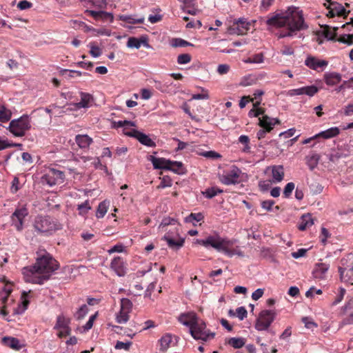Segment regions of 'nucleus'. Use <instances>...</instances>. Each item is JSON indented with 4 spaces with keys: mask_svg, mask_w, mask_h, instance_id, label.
<instances>
[{
    "mask_svg": "<svg viewBox=\"0 0 353 353\" xmlns=\"http://www.w3.org/2000/svg\"><path fill=\"white\" fill-rule=\"evenodd\" d=\"M339 42L346 43L349 46L353 44V34H343L337 39Z\"/></svg>",
    "mask_w": 353,
    "mask_h": 353,
    "instance_id": "bf43d9fd",
    "label": "nucleus"
},
{
    "mask_svg": "<svg viewBox=\"0 0 353 353\" xmlns=\"http://www.w3.org/2000/svg\"><path fill=\"white\" fill-rule=\"evenodd\" d=\"M164 239L166 241L168 246L172 248L179 249L181 248L184 243V239H179L178 240H175L169 235H165Z\"/></svg>",
    "mask_w": 353,
    "mask_h": 353,
    "instance_id": "2f4dec72",
    "label": "nucleus"
},
{
    "mask_svg": "<svg viewBox=\"0 0 353 353\" xmlns=\"http://www.w3.org/2000/svg\"><path fill=\"white\" fill-rule=\"evenodd\" d=\"M330 268V265L324 263H319L315 265L312 274L315 279H323Z\"/></svg>",
    "mask_w": 353,
    "mask_h": 353,
    "instance_id": "a211bd4d",
    "label": "nucleus"
},
{
    "mask_svg": "<svg viewBox=\"0 0 353 353\" xmlns=\"http://www.w3.org/2000/svg\"><path fill=\"white\" fill-rule=\"evenodd\" d=\"M128 312L120 309L119 314L117 315L116 321L118 323H125L129 320Z\"/></svg>",
    "mask_w": 353,
    "mask_h": 353,
    "instance_id": "49530a36",
    "label": "nucleus"
},
{
    "mask_svg": "<svg viewBox=\"0 0 353 353\" xmlns=\"http://www.w3.org/2000/svg\"><path fill=\"white\" fill-rule=\"evenodd\" d=\"M280 121L278 119L271 118L268 115H263L262 117L259 119V125L266 131L270 132L274 126L279 124Z\"/></svg>",
    "mask_w": 353,
    "mask_h": 353,
    "instance_id": "f3484780",
    "label": "nucleus"
},
{
    "mask_svg": "<svg viewBox=\"0 0 353 353\" xmlns=\"http://www.w3.org/2000/svg\"><path fill=\"white\" fill-rule=\"evenodd\" d=\"M32 3L26 0L20 1L17 4V8L21 10H27L32 8Z\"/></svg>",
    "mask_w": 353,
    "mask_h": 353,
    "instance_id": "774afa93",
    "label": "nucleus"
},
{
    "mask_svg": "<svg viewBox=\"0 0 353 353\" xmlns=\"http://www.w3.org/2000/svg\"><path fill=\"white\" fill-rule=\"evenodd\" d=\"M142 43L148 44L145 40L139 39L136 37H130L127 42V46L128 48H135L139 49Z\"/></svg>",
    "mask_w": 353,
    "mask_h": 353,
    "instance_id": "a19ab883",
    "label": "nucleus"
},
{
    "mask_svg": "<svg viewBox=\"0 0 353 353\" xmlns=\"http://www.w3.org/2000/svg\"><path fill=\"white\" fill-rule=\"evenodd\" d=\"M341 74L335 72H326L323 75L325 83L330 86L338 84L341 81Z\"/></svg>",
    "mask_w": 353,
    "mask_h": 353,
    "instance_id": "412c9836",
    "label": "nucleus"
},
{
    "mask_svg": "<svg viewBox=\"0 0 353 353\" xmlns=\"http://www.w3.org/2000/svg\"><path fill=\"white\" fill-rule=\"evenodd\" d=\"M132 307V303L128 299L123 298L121 300V310L130 312Z\"/></svg>",
    "mask_w": 353,
    "mask_h": 353,
    "instance_id": "6e6d98bb",
    "label": "nucleus"
},
{
    "mask_svg": "<svg viewBox=\"0 0 353 353\" xmlns=\"http://www.w3.org/2000/svg\"><path fill=\"white\" fill-rule=\"evenodd\" d=\"M264 61V55L263 53H258L253 54L252 56L248 57L247 59L244 61L245 63H261Z\"/></svg>",
    "mask_w": 353,
    "mask_h": 353,
    "instance_id": "37998d69",
    "label": "nucleus"
},
{
    "mask_svg": "<svg viewBox=\"0 0 353 353\" xmlns=\"http://www.w3.org/2000/svg\"><path fill=\"white\" fill-rule=\"evenodd\" d=\"M12 112L10 110L6 108L4 105H0V121L7 122L10 120L12 117Z\"/></svg>",
    "mask_w": 353,
    "mask_h": 353,
    "instance_id": "72a5a7b5",
    "label": "nucleus"
},
{
    "mask_svg": "<svg viewBox=\"0 0 353 353\" xmlns=\"http://www.w3.org/2000/svg\"><path fill=\"white\" fill-rule=\"evenodd\" d=\"M119 19L122 21L131 24L143 23L145 20L143 17L136 19L132 15L127 14L120 15Z\"/></svg>",
    "mask_w": 353,
    "mask_h": 353,
    "instance_id": "473e14b6",
    "label": "nucleus"
},
{
    "mask_svg": "<svg viewBox=\"0 0 353 353\" xmlns=\"http://www.w3.org/2000/svg\"><path fill=\"white\" fill-rule=\"evenodd\" d=\"M236 241L227 238H222L219 234L210 235L205 239H196L194 243L201 245L205 248L211 246L219 252H222L227 256L232 257L234 255L243 256V253L235 245Z\"/></svg>",
    "mask_w": 353,
    "mask_h": 353,
    "instance_id": "7ed1b4c3",
    "label": "nucleus"
},
{
    "mask_svg": "<svg viewBox=\"0 0 353 353\" xmlns=\"http://www.w3.org/2000/svg\"><path fill=\"white\" fill-rule=\"evenodd\" d=\"M108 204L109 203L106 202V201H103L99 204L96 212V216L97 218H103L105 216L108 211Z\"/></svg>",
    "mask_w": 353,
    "mask_h": 353,
    "instance_id": "ea45409f",
    "label": "nucleus"
},
{
    "mask_svg": "<svg viewBox=\"0 0 353 353\" xmlns=\"http://www.w3.org/2000/svg\"><path fill=\"white\" fill-rule=\"evenodd\" d=\"M301 95L306 94L310 97L314 96L319 91L318 88L315 85L302 87V88H301Z\"/></svg>",
    "mask_w": 353,
    "mask_h": 353,
    "instance_id": "a18cd8bd",
    "label": "nucleus"
},
{
    "mask_svg": "<svg viewBox=\"0 0 353 353\" xmlns=\"http://www.w3.org/2000/svg\"><path fill=\"white\" fill-rule=\"evenodd\" d=\"M149 159L155 169L168 170V168H169L170 160L164 158H157L154 156H150Z\"/></svg>",
    "mask_w": 353,
    "mask_h": 353,
    "instance_id": "4be33fe9",
    "label": "nucleus"
},
{
    "mask_svg": "<svg viewBox=\"0 0 353 353\" xmlns=\"http://www.w3.org/2000/svg\"><path fill=\"white\" fill-rule=\"evenodd\" d=\"M85 12L88 13L90 16L92 17L96 20H108L112 19V15L110 13L104 11H94L87 10Z\"/></svg>",
    "mask_w": 353,
    "mask_h": 353,
    "instance_id": "cd10ccee",
    "label": "nucleus"
},
{
    "mask_svg": "<svg viewBox=\"0 0 353 353\" xmlns=\"http://www.w3.org/2000/svg\"><path fill=\"white\" fill-rule=\"evenodd\" d=\"M265 23L267 30L269 31L286 28L278 34L279 38L292 37L296 34V32L307 28L304 21L303 12L298 8H289L285 12L274 13L268 17Z\"/></svg>",
    "mask_w": 353,
    "mask_h": 353,
    "instance_id": "f257e3e1",
    "label": "nucleus"
},
{
    "mask_svg": "<svg viewBox=\"0 0 353 353\" xmlns=\"http://www.w3.org/2000/svg\"><path fill=\"white\" fill-rule=\"evenodd\" d=\"M80 96L81 100L79 103H77V107L79 108L88 107L90 101L92 99V95L88 93L81 92L80 93Z\"/></svg>",
    "mask_w": 353,
    "mask_h": 353,
    "instance_id": "7c9ffc66",
    "label": "nucleus"
},
{
    "mask_svg": "<svg viewBox=\"0 0 353 353\" xmlns=\"http://www.w3.org/2000/svg\"><path fill=\"white\" fill-rule=\"evenodd\" d=\"M314 224V221L310 214H305L301 216L298 228L301 230H305Z\"/></svg>",
    "mask_w": 353,
    "mask_h": 353,
    "instance_id": "393cba45",
    "label": "nucleus"
},
{
    "mask_svg": "<svg viewBox=\"0 0 353 353\" xmlns=\"http://www.w3.org/2000/svg\"><path fill=\"white\" fill-rule=\"evenodd\" d=\"M241 170L236 165H232L219 174L220 182L225 185H236L241 182Z\"/></svg>",
    "mask_w": 353,
    "mask_h": 353,
    "instance_id": "0eeeda50",
    "label": "nucleus"
},
{
    "mask_svg": "<svg viewBox=\"0 0 353 353\" xmlns=\"http://www.w3.org/2000/svg\"><path fill=\"white\" fill-rule=\"evenodd\" d=\"M125 134L137 139L141 144L148 147H155L156 143L152 141L148 135L139 132L137 130L132 129L130 131L125 132Z\"/></svg>",
    "mask_w": 353,
    "mask_h": 353,
    "instance_id": "ddd939ff",
    "label": "nucleus"
},
{
    "mask_svg": "<svg viewBox=\"0 0 353 353\" xmlns=\"http://www.w3.org/2000/svg\"><path fill=\"white\" fill-rule=\"evenodd\" d=\"M340 130L337 127L330 128L325 131L321 132L320 133L314 135V137L318 138H323V139H330L334 137H336L339 134Z\"/></svg>",
    "mask_w": 353,
    "mask_h": 353,
    "instance_id": "bb28decb",
    "label": "nucleus"
},
{
    "mask_svg": "<svg viewBox=\"0 0 353 353\" xmlns=\"http://www.w3.org/2000/svg\"><path fill=\"white\" fill-rule=\"evenodd\" d=\"M30 291L26 292L23 291L21 293V299H22V305L23 307V310H26L28 307V305H29V299L30 297Z\"/></svg>",
    "mask_w": 353,
    "mask_h": 353,
    "instance_id": "680f3d73",
    "label": "nucleus"
},
{
    "mask_svg": "<svg viewBox=\"0 0 353 353\" xmlns=\"http://www.w3.org/2000/svg\"><path fill=\"white\" fill-rule=\"evenodd\" d=\"M91 209V206L89 201L87 200L81 204L78 205L77 210L80 215H85L88 211Z\"/></svg>",
    "mask_w": 353,
    "mask_h": 353,
    "instance_id": "603ef678",
    "label": "nucleus"
},
{
    "mask_svg": "<svg viewBox=\"0 0 353 353\" xmlns=\"http://www.w3.org/2000/svg\"><path fill=\"white\" fill-rule=\"evenodd\" d=\"M349 310H353V297L347 296V303L341 307V314H346Z\"/></svg>",
    "mask_w": 353,
    "mask_h": 353,
    "instance_id": "5fc2aeb1",
    "label": "nucleus"
},
{
    "mask_svg": "<svg viewBox=\"0 0 353 353\" xmlns=\"http://www.w3.org/2000/svg\"><path fill=\"white\" fill-rule=\"evenodd\" d=\"M239 141L244 145V147L242 148L241 151L243 153H250L251 148L250 146V139L247 135H241L239 137Z\"/></svg>",
    "mask_w": 353,
    "mask_h": 353,
    "instance_id": "58836bf2",
    "label": "nucleus"
},
{
    "mask_svg": "<svg viewBox=\"0 0 353 353\" xmlns=\"http://www.w3.org/2000/svg\"><path fill=\"white\" fill-rule=\"evenodd\" d=\"M199 89L201 90V93L193 94L192 96V99H195V100L208 99L210 98L208 90L202 87H200Z\"/></svg>",
    "mask_w": 353,
    "mask_h": 353,
    "instance_id": "8fccbe9b",
    "label": "nucleus"
},
{
    "mask_svg": "<svg viewBox=\"0 0 353 353\" xmlns=\"http://www.w3.org/2000/svg\"><path fill=\"white\" fill-rule=\"evenodd\" d=\"M324 6L328 10L327 16L330 18L338 16L343 17L344 19H346L350 12V10L347 11L341 4L331 0H327V3H324Z\"/></svg>",
    "mask_w": 353,
    "mask_h": 353,
    "instance_id": "9d476101",
    "label": "nucleus"
},
{
    "mask_svg": "<svg viewBox=\"0 0 353 353\" xmlns=\"http://www.w3.org/2000/svg\"><path fill=\"white\" fill-rule=\"evenodd\" d=\"M320 157L317 154H313L307 157V163L311 170H313L318 164Z\"/></svg>",
    "mask_w": 353,
    "mask_h": 353,
    "instance_id": "3c124183",
    "label": "nucleus"
},
{
    "mask_svg": "<svg viewBox=\"0 0 353 353\" xmlns=\"http://www.w3.org/2000/svg\"><path fill=\"white\" fill-rule=\"evenodd\" d=\"M276 313L272 310H262L255 324V328L259 331L266 330L274 321Z\"/></svg>",
    "mask_w": 353,
    "mask_h": 353,
    "instance_id": "6e6552de",
    "label": "nucleus"
},
{
    "mask_svg": "<svg viewBox=\"0 0 353 353\" xmlns=\"http://www.w3.org/2000/svg\"><path fill=\"white\" fill-rule=\"evenodd\" d=\"M264 94V92L261 90H257L254 92V99L256 100V101L254 103V107H257V106H259V105L261 104V97H262V95Z\"/></svg>",
    "mask_w": 353,
    "mask_h": 353,
    "instance_id": "0e129e2a",
    "label": "nucleus"
},
{
    "mask_svg": "<svg viewBox=\"0 0 353 353\" xmlns=\"http://www.w3.org/2000/svg\"><path fill=\"white\" fill-rule=\"evenodd\" d=\"M199 317L194 312L183 313L178 318L179 321L184 325L189 327L190 330L199 320Z\"/></svg>",
    "mask_w": 353,
    "mask_h": 353,
    "instance_id": "dca6fc26",
    "label": "nucleus"
},
{
    "mask_svg": "<svg viewBox=\"0 0 353 353\" xmlns=\"http://www.w3.org/2000/svg\"><path fill=\"white\" fill-rule=\"evenodd\" d=\"M183 3L181 9L191 15H196L201 12V10L198 8L196 0H179Z\"/></svg>",
    "mask_w": 353,
    "mask_h": 353,
    "instance_id": "2eb2a0df",
    "label": "nucleus"
},
{
    "mask_svg": "<svg viewBox=\"0 0 353 353\" xmlns=\"http://www.w3.org/2000/svg\"><path fill=\"white\" fill-rule=\"evenodd\" d=\"M228 343L235 349L242 347L245 345V340L242 338H230Z\"/></svg>",
    "mask_w": 353,
    "mask_h": 353,
    "instance_id": "c03bdc74",
    "label": "nucleus"
},
{
    "mask_svg": "<svg viewBox=\"0 0 353 353\" xmlns=\"http://www.w3.org/2000/svg\"><path fill=\"white\" fill-rule=\"evenodd\" d=\"M168 170H171L176 174H181L183 173V163L179 161H173L170 160V164L168 165Z\"/></svg>",
    "mask_w": 353,
    "mask_h": 353,
    "instance_id": "c9c22d12",
    "label": "nucleus"
},
{
    "mask_svg": "<svg viewBox=\"0 0 353 353\" xmlns=\"http://www.w3.org/2000/svg\"><path fill=\"white\" fill-rule=\"evenodd\" d=\"M192 57L190 54H181L177 57V63L180 65L186 64L191 61Z\"/></svg>",
    "mask_w": 353,
    "mask_h": 353,
    "instance_id": "13d9d810",
    "label": "nucleus"
},
{
    "mask_svg": "<svg viewBox=\"0 0 353 353\" xmlns=\"http://www.w3.org/2000/svg\"><path fill=\"white\" fill-rule=\"evenodd\" d=\"M190 333L195 340H201L202 341H210L214 339L215 336V333L208 330L205 323L200 319L190 330Z\"/></svg>",
    "mask_w": 353,
    "mask_h": 353,
    "instance_id": "423d86ee",
    "label": "nucleus"
},
{
    "mask_svg": "<svg viewBox=\"0 0 353 353\" xmlns=\"http://www.w3.org/2000/svg\"><path fill=\"white\" fill-rule=\"evenodd\" d=\"M223 192V190L217 187H212L206 189L204 192H203V194L205 198L212 199L216 196L218 194H221Z\"/></svg>",
    "mask_w": 353,
    "mask_h": 353,
    "instance_id": "4c0bfd02",
    "label": "nucleus"
},
{
    "mask_svg": "<svg viewBox=\"0 0 353 353\" xmlns=\"http://www.w3.org/2000/svg\"><path fill=\"white\" fill-rule=\"evenodd\" d=\"M345 292H346L345 289H344L343 288H340L339 292L336 295L334 301H333L332 305H336L338 303H339L343 299Z\"/></svg>",
    "mask_w": 353,
    "mask_h": 353,
    "instance_id": "69168bd1",
    "label": "nucleus"
},
{
    "mask_svg": "<svg viewBox=\"0 0 353 353\" xmlns=\"http://www.w3.org/2000/svg\"><path fill=\"white\" fill-rule=\"evenodd\" d=\"M326 156L332 163L338 162L340 159L344 157L343 152L339 150H332Z\"/></svg>",
    "mask_w": 353,
    "mask_h": 353,
    "instance_id": "f704fd0d",
    "label": "nucleus"
},
{
    "mask_svg": "<svg viewBox=\"0 0 353 353\" xmlns=\"http://www.w3.org/2000/svg\"><path fill=\"white\" fill-rule=\"evenodd\" d=\"M342 320L340 323L341 327L353 324V310H349L346 314H341Z\"/></svg>",
    "mask_w": 353,
    "mask_h": 353,
    "instance_id": "79ce46f5",
    "label": "nucleus"
},
{
    "mask_svg": "<svg viewBox=\"0 0 353 353\" xmlns=\"http://www.w3.org/2000/svg\"><path fill=\"white\" fill-rule=\"evenodd\" d=\"M153 81L155 88L162 92H167L169 85L172 84V82L168 81L165 83L157 80H154Z\"/></svg>",
    "mask_w": 353,
    "mask_h": 353,
    "instance_id": "09e8293b",
    "label": "nucleus"
},
{
    "mask_svg": "<svg viewBox=\"0 0 353 353\" xmlns=\"http://www.w3.org/2000/svg\"><path fill=\"white\" fill-rule=\"evenodd\" d=\"M65 174L62 171L50 168L41 177L43 183H46L50 186L54 185L58 183H62L64 181Z\"/></svg>",
    "mask_w": 353,
    "mask_h": 353,
    "instance_id": "1a4fd4ad",
    "label": "nucleus"
},
{
    "mask_svg": "<svg viewBox=\"0 0 353 353\" xmlns=\"http://www.w3.org/2000/svg\"><path fill=\"white\" fill-rule=\"evenodd\" d=\"M28 215V210L26 206L17 208L11 215L12 225L19 232L23 228L25 218Z\"/></svg>",
    "mask_w": 353,
    "mask_h": 353,
    "instance_id": "f8f14e48",
    "label": "nucleus"
},
{
    "mask_svg": "<svg viewBox=\"0 0 353 353\" xmlns=\"http://www.w3.org/2000/svg\"><path fill=\"white\" fill-rule=\"evenodd\" d=\"M294 183L292 182L287 183L283 190L284 197L288 198L292 194V192L294 189Z\"/></svg>",
    "mask_w": 353,
    "mask_h": 353,
    "instance_id": "e2e57ef3",
    "label": "nucleus"
},
{
    "mask_svg": "<svg viewBox=\"0 0 353 353\" xmlns=\"http://www.w3.org/2000/svg\"><path fill=\"white\" fill-rule=\"evenodd\" d=\"M250 29V22L245 18H239L234 20L232 25L228 28V32L230 34L237 35H244L248 33Z\"/></svg>",
    "mask_w": 353,
    "mask_h": 353,
    "instance_id": "9b49d317",
    "label": "nucleus"
},
{
    "mask_svg": "<svg viewBox=\"0 0 353 353\" xmlns=\"http://www.w3.org/2000/svg\"><path fill=\"white\" fill-rule=\"evenodd\" d=\"M59 268V262L50 253L46 250H39L34 264L24 268L22 272L26 282L43 284Z\"/></svg>",
    "mask_w": 353,
    "mask_h": 353,
    "instance_id": "f03ea898",
    "label": "nucleus"
},
{
    "mask_svg": "<svg viewBox=\"0 0 353 353\" xmlns=\"http://www.w3.org/2000/svg\"><path fill=\"white\" fill-rule=\"evenodd\" d=\"M236 311V315L241 321L243 320L245 318L247 317L248 312L244 307H239Z\"/></svg>",
    "mask_w": 353,
    "mask_h": 353,
    "instance_id": "338daca9",
    "label": "nucleus"
},
{
    "mask_svg": "<svg viewBox=\"0 0 353 353\" xmlns=\"http://www.w3.org/2000/svg\"><path fill=\"white\" fill-rule=\"evenodd\" d=\"M338 28V27H334L332 29L330 26H325L323 30L325 37L329 40H334L336 37V30Z\"/></svg>",
    "mask_w": 353,
    "mask_h": 353,
    "instance_id": "e433bc0d",
    "label": "nucleus"
},
{
    "mask_svg": "<svg viewBox=\"0 0 353 353\" xmlns=\"http://www.w3.org/2000/svg\"><path fill=\"white\" fill-rule=\"evenodd\" d=\"M68 321L61 316L57 317V323L54 326V329L68 328Z\"/></svg>",
    "mask_w": 353,
    "mask_h": 353,
    "instance_id": "4d7b16f0",
    "label": "nucleus"
},
{
    "mask_svg": "<svg viewBox=\"0 0 353 353\" xmlns=\"http://www.w3.org/2000/svg\"><path fill=\"white\" fill-rule=\"evenodd\" d=\"M1 343L5 346L16 350H19L21 347L19 339L11 336L3 337L1 339Z\"/></svg>",
    "mask_w": 353,
    "mask_h": 353,
    "instance_id": "b1692460",
    "label": "nucleus"
},
{
    "mask_svg": "<svg viewBox=\"0 0 353 353\" xmlns=\"http://www.w3.org/2000/svg\"><path fill=\"white\" fill-rule=\"evenodd\" d=\"M172 185V181L168 176H164L161 179V182L157 186V189H163L168 187H171Z\"/></svg>",
    "mask_w": 353,
    "mask_h": 353,
    "instance_id": "864d4df0",
    "label": "nucleus"
},
{
    "mask_svg": "<svg viewBox=\"0 0 353 353\" xmlns=\"http://www.w3.org/2000/svg\"><path fill=\"white\" fill-rule=\"evenodd\" d=\"M305 65L316 71H323L327 66L328 61L321 60L313 56H308L305 60Z\"/></svg>",
    "mask_w": 353,
    "mask_h": 353,
    "instance_id": "4468645a",
    "label": "nucleus"
},
{
    "mask_svg": "<svg viewBox=\"0 0 353 353\" xmlns=\"http://www.w3.org/2000/svg\"><path fill=\"white\" fill-rule=\"evenodd\" d=\"M31 120L28 114H23L18 119L10 121L7 130L16 137L25 136L26 132L31 129Z\"/></svg>",
    "mask_w": 353,
    "mask_h": 353,
    "instance_id": "39448f33",
    "label": "nucleus"
},
{
    "mask_svg": "<svg viewBox=\"0 0 353 353\" xmlns=\"http://www.w3.org/2000/svg\"><path fill=\"white\" fill-rule=\"evenodd\" d=\"M12 291V285L10 284H5L0 291V301L2 304H5Z\"/></svg>",
    "mask_w": 353,
    "mask_h": 353,
    "instance_id": "c756f323",
    "label": "nucleus"
},
{
    "mask_svg": "<svg viewBox=\"0 0 353 353\" xmlns=\"http://www.w3.org/2000/svg\"><path fill=\"white\" fill-rule=\"evenodd\" d=\"M272 175L274 182H281L284 177V168L283 165H273L271 168Z\"/></svg>",
    "mask_w": 353,
    "mask_h": 353,
    "instance_id": "a878e982",
    "label": "nucleus"
},
{
    "mask_svg": "<svg viewBox=\"0 0 353 353\" xmlns=\"http://www.w3.org/2000/svg\"><path fill=\"white\" fill-rule=\"evenodd\" d=\"M204 216L201 213H191L188 216L186 217V222L192 223L195 225V222H199L203 219Z\"/></svg>",
    "mask_w": 353,
    "mask_h": 353,
    "instance_id": "de8ad7c7",
    "label": "nucleus"
},
{
    "mask_svg": "<svg viewBox=\"0 0 353 353\" xmlns=\"http://www.w3.org/2000/svg\"><path fill=\"white\" fill-rule=\"evenodd\" d=\"M172 341V335L170 334H166L163 335L159 341L160 345V350L161 352L166 351Z\"/></svg>",
    "mask_w": 353,
    "mask_h": 353,
    "instance_id": "c85d7f7f",
    "label": "nucleus"
},
{
    "mask_svg": "<svg viewBox=\"0 0 353 353\" xmlns=\"http://www.w3.org/2000/svg\"><path fill=\"white\" fill-rule=\"evenodd\" d=\"M341 281L353 285V265L350 268L339 267Z\"/></svg>",
    "mask_w": 353,
    "mask_h": 353,
    "instance_id": "6ab92c4d",
    "label": "nucleus"
},
{
    "mask_svg": "<svg viewBox=\"0 0 353 353\" xmlns=\"http://www.w3.org/2000/svg\"><path fill=\"white\" fill-rule=\"evenodd\" d=\"M90 54L93 57H99L101 54V53H102L101 50L99 48V47L96 46L94 44V43H90Z\"/></svg>",
    "mask_w": 353,
    "mask_h": 353,
    "instance_id": "052dcab7",
    "label": "nucleus"
},
{
    "mask_svg": "<svg viewBox=\"0 0 353 353\" xmlns=\"http://www.w3.org/2000/svg\"><path fill=\"white\" fill-rule=\"evenodd\" d=\"M33 228L37 234L50 236L60 229V225L48 216L39 215L35 217Z\"/></svg>",
    "mask_w": 353,
    "mask_h": 353,
    "instance_id": "20e7f679",
    "label": "nucleus"
},
{
    "mask_svg": "<svg viewBox=\"0 0 353 353\" xmlns=\"http://www.w3.org/2000/svg\"><path fill=\"white\" fill-rule=\"evenodd\" d=\"M75 141L79 148H88L93 142V140L87 134H77L75 137Z\"/></svg>",
    "mask_w": 353,
    "mask_h": 353,
    "instance_id": "5701e85b",
    "label": "nucleus"
},
{
    "mask_svg": "<svg viewBox=\"0 0 353 353\" xmlns=\"http://www.w3.org/2000/svg\"><path fill=\"white\" fill-rule=\"evenodd\" d=\"M110 267L119 276L125 275V270L122 258L119 256L114 258L111 262Z\"/></svg>",
    "mask_w": 353,
    "mask_h": 353,
    "instance_id": "aec40b11",
    "label": "nucleus"
}]
</instances>
